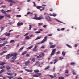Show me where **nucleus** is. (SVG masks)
I'll return each mask as SVG.
<instances>
[{"label": "nucleus", "mask_w": 79, "mask_h": 79, "mask_svg": "<svg viewBox=\"0 0 79 79\" xmlns=\"http://www.w3.org/2000/svg\"><path fill=\"white\" fill-rule=\"evenodd\" d=\"M6 64L5 62H0V66H4V64Z\"/></svg>", "instance_id": "6e6552de"}, {"label": "nucleus", "mask_w": 79, "mask_h": 79, "mask_svg": "<svg viewBox=\"0 0 79 79\" xmlns=\"http://www.w3.org/2000/svg\"><path fill=\"white\" fill-rule=\"evenodd\" d=\"M36 8L38 9H40V11H44V10H45V7L40 6H37Z\"/></svg>", "instance_id": "f03ea898"}, {"label": "nucleus", "mask_w": 79, "mask_h": 79, "mask_svg": "<svg viewBox=\"0 0 79 79\" xmlns=\"http://www.w3.org/2000/svg\"><path fill=\"white\" fill-rule=\"evenodd\" d=\"M16 16L17 18H21V15H17Z\"/></svg>", "instance_id": "7c9ffc66"}, {"label": "nucleus", "mask_w": 79, "mask_h": 79, "mask_svg": "<svg viewBox=\"0 0 79 79\" xmlns=\"http://www.w3.org/2000/svg\"><path fill=\"white\" fill-rule=\"evenodd\" d=\"M54 76L55 77H56V73H54Z\"/></svg>", "instance_id": "4d7b16f0"}, {"label": "nucleus", "mask_w": 79, "mask_h": 79, "mask_svg": "<svg viewBox=\"0 0 79 79\" xmlns=\"http://www.w3.org/2000/svg\"><path fill=\"white\" fill-rule=\"evenodd\" d=\"M53 43H52V42H50V43H49V44H50V45H52V44H53Z\"/></svg>", "instance_id": "774afa93"}, {"label": "nucleus", "mask_w": 79, "mask_h": 79, "mask_svg": "<svg viewBox=\"0 0 79 79\" xmlns=\"http://www.w3.org/2000/svg\"><path fill=\"white\" fill-rule=\"evenodd\" d=\"M42 75V74L41 73H37L36 74V75L37 76H40Z\"/></svg>", "instance_id": "09e8293b"}, {"label": "nucleus", "mask_w": 79, "mask_h": 79, "mask_svg": "<svg viewBox=\"0 0 79 79\" xmlns=\"http://www.w3.org/2000/svg\"><path fill=\"white\" fill-rule=\"evenodd\" d=\"M1 72H5V69H2L1 70Z\"/></svg>", "instance_id": "37998d69"}, {"label": "nucleus", "mask_w": 79, "mask_h": 79, "mask_svg": "<svg viewBox=\"0 0 79 79\" xmlns=\"http://www.w3.org/2000/svg\"><path fill=\"white\" fill-rule=\"evenodd\" d=\"M65 73H67V74H68V73H69V71H68V70H66L65 71Z\"/></svg>", "instance_id": "58836bf2"}, {"label": "nucleus", "mask_w": 79, "mask_h": 79, "mask_svg": "<svg viewBox=\"0 0 79 79\" xmlns=\"http://www.w3.org/2000/svg\"><path fill=\"white\" fill-rule=\"evenodd\" d=\"M36 64L37 65H40V62L39 61L37 62Z\"/></svg>", "instance_id": "e433bc0d"}, {"label": "nucleus", "mask_w": 79, "mask_h": 79, "mask_svg": "<svg viewBox=\"0 0 79 79\" xmlns=\"http://www.w3.org/2000/svg\"><path fill=\"white\" fill-rule=\"evenodd\" d=\"M6 38H4L3 39H1V40H5Z\"/></svg>", "instance_id": "6e6d98bb"}, {"label": "nucleus", "mask_w": 79, "mask_h": 79, "mask_svg": "<svg viewBox=\"0 0 79 79\" xmlns=\"http://www.w3.org/2000/svg\"><path fill=\"white\" fill-rule=\"evenodd\" d=\"M66 46L68 47H69V48H72V47H71V46L69 45L66 44Z\"/></svg>", "instance_id": "cd10ccee"}, {"label": "nucleus", "mask_w": 79, "mask_h": 79, "mask_svg": "<svg viewBox=\"0 0 79 79\" xmlns=\"http://www.w3.org/2000/svg\"><path fill=\"white\" fill-rule=\"evenodd\" d=\"M3 29H4V27H2L1 29V31H3Z\"/></svg>", "instance_id": "603ef678"}, {"label": "nucleus", "mask_w": 79, "mask_h": 79, "mask_svg": "<svg viewBox=\"0 0 79 79\" xmlns=\"http://www.w3.org/2000/svg\"><path fill=\"white\" fill-rule=\"evenodd\" d=\"M38 26H41L43 24V23H38Z\"/></svg>", "instance_id": "8fccbe9b"}, {"label": "nucleus", "mask_w": 79, "mask_h": 79, "mask_svg": "<svg viewBox=\"0 0 79 79\" xmlns=\"http://www.w3.org/2000/svg\"><path fill=\"white\" fill-rule=\"evenodd\" d=\"M33 19H35L36 20H38L40 21V20H42V19H44V17L42 16H40L39 17L37 16L36 15H35V17L33 18Z\"/></svg>", "instance_id": "f257e3e1"}, {"label": "nucleus", "mask_w": 79, "mask_h": 79, "mask_svg": "<svg viewBox=\"0 0 79 79\" xmlns=\"http://www.w3.org/2000/svg\"><path fill=\"white\" fill-rule=\"evenodd\" d=\"M49 76L51 77V79H53L54 78L53 76L52 75H49Z\"/></svg>", "instance_id": "c756f323"}, {"label": "nucleus", "mask_w": 79, "mask_h": 79, "mask_svg": "<svg viewBox=\"0 0 79 79\" xmlns=\"http://www.w3.org/2000/svg\"><path fill=\"white\" fill-rule=\"evenodd\" d=\"M3 18H4V16H0V20H2Z\"/></svg>", "instance_id": "aec40b11"}, {"label": "nucleus", "mask_w": 79, "mask_h": 79, "mask_svg": "<svg viewBox=\"0 0 79 79\" xmlns=\"http://www.w3.org/2000/svg\"><path fill=\"white\" fill-rule=\"evenodd\" d=\"M30 63V61L28 60L27 61L25 62V66H27L29 65V63Z\"/></svg>", "instance_id": "423d86ee"}, {"label": "nucleus", "mask_w": 79, "mask_h": 79, "mask_svg": "<svg viewBox=\"0 0 79 79\" xmlns=\"http://www.w3.org/2000/svg\"><path fill=\"white\" fill-rule=\"evenodd\" d=\"M29 26L30 27H29V30H31V28H32V26L31 25H29Z\"/></svg>", "instance_id": "c9c22d12"}, {"label": "nucleus", "mask_w": 79, "mask_h": 79, "mask_svg": "<svg viewBox=\"0 0 79 79\" xmlns=\"http://www.w3.org/2000/svg\"><path fill=\"white\" fill-rule=\"evenodd\" d=\"M16 58H17L16 56H13L12 57V59L14 60H16Z\"/></svg>", "instance_id": "bb28decb"}, {"label": "nucleus", "mask_w": 79, "mask_h": 79, "mask_svg": "<svg viewBox=\"0 0 79 79\" xmlns=\"http://www.w3.org/2000/svg\"><path fill=\"white\" fill-rule=\"evenodd\" d=\"M5 34L6 36H7V37H9L10 35H11V33H7V32H6L5 33Z\"/></svg>", "instance_id": "9b49d317"}, {"label": "nucleus", "mask_w": 79, "mask_h": 79, "mask_svg": "<svg viewBox=\"0 0 79 79\" xmlns=\"http://www.w3.org/2000/svg\"><path fill=\"white\" fill-rule=\"evenodd\" d=\"M27 52L26 51H25L23 52L22 53L21 55H25V54H26L27 53Z\"/></svg>", "instance_id": "6ab92c4d"}, {"label": "nucleus", "mask_w": 79, "mask_h": 79, "mask_svg": "<svg viewBox=\"0 0 79 79\" xmlns=\"http://www.w3.org/2000/svg\"><path fill=\"white\" fill-rule=\"evenodd\" d=\"M60 51H58L57 52V55H58V54H60Z\"/></svg>", "instance_id": "0e129e2a"}, {"label": "nucleus", "mask_w": 79, "mask_h": 79, "mask_svg": "<svg viewBox=\"0 0 79 79\" xmlns=\"http://www.w3.org/2000/svg\"><path fill=\"white\" fill-rule=\"evenodd\" d=\"M62 55H63V56H64L66 55V53L63 51L62 52Z\"/></svg>", "instance_id": "c85d7f7f"}, {"label": "nucleus", "mask_w": 79, "mask_h": 79, "mask_svg": "<svg viewBox=\"0 0 79 79\" xmlns=\"http://www.w3.org/2000/svg\"><path fill=\"white\" fill-rule=\"evenodd\" d=\"M7 77H8V79H12V78H13L14 77L13 76H7Z\"/></svg>", "instance_id": "a211bd4d"}, {"label": "nucleus", "mask_w": 79, "mask_h": 79, "mask_svg": "<svg viewBox=\"0 0 79 79\" xmlns=\"http://www.w3.org/2000/svg\"><path fill=\"white\" fill-rule=\"evenodd\" d=\"M25 71H27L28 72H30V70L26 69H25Z\"/></svg>", "instance_id": "13d9d810"}, {"label": "nucleus", "mask_w": 79, "mask_h": 79, "mask_svg": "<svg viewBox=\"0 0 79 79\" xmlns=\"http://www.w3.org/2000/svg\"><path fill=\"white\" fill-rule=\"evenodd\" d=\"M35 33L36 34H40V33H41V32L40 31H37L35 32Z\"/></svg>", "instance_id": "a18cd8bd"}, {"label": "nucleus", "mask_w": 79, "mask_h": 79, "mask_svg": "<svg viewBox=\"0 0 79 79\" xmlns=\"http://www.w3.org/2000/svg\"><path fill=\"white\" fill-rule=\"evenodd\" d=\"M29 38H30V37L28 36H27L25 37V39L26 40H28V39H29Z\"/></svg>", "instance_id": "4be33fe9"}, {"label": "nucleus", "mask_w": 79, "mask_h": 79, "mask_svg": "<svg viewBox=\"0 0 79 79\" xmlns=\"http://www.w3.org/2000/svg\"><path fill=\"white\" fill-rule=\"evenodd\" d=\"M37 46H35L34 48L33 49V51H34V52H36V51H37Z\"/></svg>", "instance_id": "0eeeda50"}, {"label": "nucleus", "mask_w": 79, "mask_h": 79, "mask_svg": "<svg viewBox=\"0 0 79 79\" xmlns=\"http://www.w3.org/2000/svg\"><path fill=\"white\" fill-rule=\"evenodd\" d=\"M47 27V25H45L43 26V27L44 28L46 27Z\"/></svg>", "instance_id": "5fc2aeb1"}, {"label": "nucleus", "mask_w": 79, "mask_h": 79, "mask_svg": "<svg viewBox=\"0 0 79 79\" xmlns=\"http://www.w3.org/2000/svg\"><path fill=\"white\" fill-rule=\"evenodd\" d=\"M32 61H33V62L35 61V58H33L32 59Z\"/></svg>", "instance_id": "de8ad7c7"}, {"label": "nucleus", "mask_w": 79, "mask_h": 79, "mask_svg": "<svg viewBox=\"0 0 79 79\" xmlns=\"http://www.w3.org/2000/svg\"><path fill=\"white\" fill-rule=\"evenodd\" d=\"M23 24V23H20L19 22H18L17 24V26H22Z\"/></svg>", "instance_id": "9d476101"}, {"label": "nucleus", "mask_w": 79, "mask_h": 79, "mask_svg": "<svg viewBox=\"0 0 79 79\" xmlns=\"http://www.w3.org/2000/svg\"><path fill=\"white\" fill-rule=\"evenodd\" d=\"M6 69L7 70H10V69H11V67L9 65H7L6 66Z\"/></svg>", "instance_id": "f8f14e48"}, {"label": "nucleus", "mask_w": 79, "mask_h": 79, "mask_svg": "<svg viewBox=\"0 0 79 79\" xmlns=\"http://www.w3.org/2000/svg\"><path fill=\"white\" fill-rule=\"evenodd\" d=\"M65 30V28H63L61 29V31H64V30Z\"/></svg>", "instance_id": "338daca9"}, {"label": "nucleus", "mask_w": 79, "mask_h": 79, "mask_svg": "<svg viewBox=\"0 0 79 79\" xmlns=\"http://www.w3.org/2000/svg\"><path fill=\"white\" fill-rule=\"evenodd\" d=\"M44 56V53H41V54H40L39 56H37V58H42V56Z\"/></svg>", "instance_id": "7ed1b4c3"}, {"label": "nucleus", "mask_w": 79, "mask_h": 79, "mask_svg": "<svg viewBox=\"0 0 79 79\" xmlns=\"http://www.w3.org/2000/svg\"><path fill=\"white\" fill-rule=\"evenodd\" d=\"M29 34V33H27L26 34H25L24 36H26V35H28Z\"/></svg>", "instance_id": "bf43d9fd"}, {"label": "nucleus", "mask_w": 79, "mask_h": 79, "mask_svg": "<svg viewBox=\"0 0 79 79\" xmlns=\"http://www.w3.org/2000/svg\"><path fill=\"white\" fill-rule=\"evenodd\" d=\"M26 56H27V57H28V56H29V55L28 54H27L26 55Z\"/></svg>", "instance_id": "052dcab7"}, {"label": "nucleus", "mask_w": 79, "mask_h": 79, "mask_svg": "<svg viewBox=\"0 0 79 79\" xmlns=\"http://www.w3.org/2000/svg\"><path fill=\"white\" fill-rule=\"evenodd\" d=\"M34 71L35 73H39V71L38 70H34Z\"/></svg>", "instance_id": "473e14b6"}, {"label": "nucleus", "mask_w": 79, "mask_h": 79, "mask_svg": "<svg viewBox=\"0 0 79 79\" xmlns=\"http://www.w3.org/2000/svg\"><path fill=\"white\" fill-rule=\"evenodd\" d=\"M64 79V77H59V79Z\"/></svg>", "instance_id": "49530a36"}, {"label": "nucleus", "mask_w": 79, "mask_h": 79, "mask_svg": "<svg viewBox=\"0 0 79 79\" xmlns=\"http://www.w3.org/2000/svg\"><path fill=\"white\" fill-rule=\"evenodd\" d=\"M6 74H8V75H9V76H13L14 73H6Z\"/></svg>", "instance_id": "dca6fc26"}, {"label": "nucleus", "mask_w": 79, "mask_h": 79, "mask_svg": "<svg viewBox=\"0 0 79 79\" xmlns=\"http://www.w3.org/2000/svg\"><path fill=\"white\" fill-rule=\"evenodd\" d=\"M33 14V13H31V12H29L28 13H27V15H29L30 14Z\"/></svg>", "instance_id": "ea45409f"}, {"label": "nucleus", "mask_w": 79, "mask_h": 79, "mask_svg": "<svg viewBox=\"0 0 79 79\" xmlns=\"http://www.w3.org/2000/svg\"><path fill=\"white\" fill-rule=\"evenodd\" d=\"M3 45L2 44H0V47H3Z\"/></svg>", "instance_id": "e2e57ef3"}, {"label": "nucleus", "mask_w": 79, "mask_h": 79, "mask_svg": "<svg viewBox=\"0 0 79 79\" xmlns=\"http://www.w3.org/2000/svg\"><path fill=\"white\" fill-rule=\"evenodd\" d=\"M8 42H7V41H6L4 43L2 44L3 45H5V44H6L8 43Z\"/></svg>", "instance_id": "f704fd0d"}, {"label": "nucleus", "mask_w": 79, "mask_h": 79, "mask_svg": "<svg viewBox=\"0 0 79 79\" xmlns=\"http://www.w3.org/2000/svg\"><path fill=\"white\" fill-rule=\"evenodd\" d=\"M5 68V66H0V68L1 69H3V68Z\"/></svg>", "instance_id": "72a5a7b5"}, {"label": "nucleus", "mask_w": 79, "mask_h": 79, "mask_svg": "<svg viewBox=\"0 0 79 79\" xmlns=\"http://www.w3.org/2000/svg\"><path fill=\"white\" fill-rule=\"evenodd\" d=\"M24 48V47H22L19 49V50H23V49Z\"/></svg>", "instance_id": "a19ab883"}, {"label": "nucleus", "mask_w": 79, "mask_h": 79, "mask_svg": "<svg viewBox=\"0 0 79 79\" xmlns=\"http://www.w3.org/2000/svg\"><path fill=\"white\" fill-rule=\"evenodd\" d=\"M6 17L7 18H11V16H10V15L9 14H7V15H6Z\"/></svg>", "instance_id": "2f4dec72"}, {"label": "nucleus", "mask_w": 79, "mask_h": 79, "mask_svg": "<svg viewBox=\"0 0 79 79\" xmlns=\"http://www.w3.org/2000/svg\"><path fill=\"white\" fill-rule=\"evenodd\" d=\"M5 1H6V2H13V0H5Z\"/></svg>", "instance_id": "393cba45"}, {"label": "nucleus", "mask_w": 79, "mask_h": 79, "mask_svg": "<svg viewBox=\"0 0 79 79\" xmlns=\"http://www.w3.org/2000/svg\"><path fill=\"white\" fill-rule=\"evenodd\" d=\"M17 55H18V53H15L14 54H12L10 56H17Z\"/></svg>", "instance_id": "ddd939ff"}, {"label": "nucleus", "mask_w": 79, "mask_h": 79, "mask_svg": "<svg viewBox=\"0 0 79 79\" xmlns=\"http://www.w3.org/2000/svg\"><path fill=\"white\" fill-rule=\"evenodd\" d=\"M48 36H49V37H50L51 36H52V34H50L49 35H48Z\"/></svg>", "instance_id": "864d4df0"}, {"label": "nucleus", "mask_w": 79, "mask_h": 79, "mask_svg": "<svg viewBox=\"0 0 79 79\" xmlns=\"http://www.w3.org/2000/svg\"><path fill=\"white\" fill-rule=\"evenodd\" d=\"M41 39V37H38L36 39H35V40H38V39Z\"/></svg>", "instance_id": "b1692460"}, {"label": "nucleus", "mask_w": 79, "mask_h": 79, "mask_svg": "<svg viewBox=\"0 0 79 79\" xmlns=\"http://www.w3.org/2000/svg\"><path fill=\"white\" fill-rule=\"evenodd\" d=\"M13 42H14V40H11L10 41V43H13Z\"/></svg>", "instance_id": "c03bdc74"}, {"label": "nucleus", "mask_w": 79, "mask_h": 79, "mask_svg": "<svg viewBox=\"0 0 79 79\" xmlns=\"http://www.w3.org/2000/svg\"><path fill=\"white\" fill-rule=\"evenodd\" d=\"M54 64H55V63H56L57 62V60L56 59H55L54 60Z\"/></svg>", "instance_id": "79ce46f5"}, {"label": "nucleus", "mask_w": 79, "mask_h": 79, "mask_svg": "<svg viewBox=\"0 0 79 79\" xmlns=\"http://www.w3.org/2000/svg\"><path fill=\"white\" fill-rule=\"evenodd\" d=\"M56 16V14H53V16H54V17H55Z\"/></svg>", "instance_id": "3c124183"}, {"label": "nucleus", "mask_w": 79, "mask_h": 79, "mask_svg": "<svg viewBox=\"0 0 79 79\" xmlns=\"http://www.w3.org/2000/svg\"><path fill=\"white\" fill-rule=\"evenodd\" d=\"M56 50V49H53L52 51V53L50 54L51 56H52V55H53L55 54V51Z\"/></svg>", "instance_id": "20e7f679"}, {"label": "nucleus", "mask_w": 79, "mask_h": 79, "mask_svg": "<svg viewBox=\"0 0 79 79\" xmlns=\"http://www.w3.org/2000/svg\"><path fill=\"white\" fill-rule=\"evenodd\" d=\"M56 19V21H57L58 22H59V23H63V24H66L65 23H64L61 22H60V21H59V20H58L56 19Z\"/></svg>", "instance_id": "f3484780"}, {"label": "nucleus", "mask_w": 79, "mask_h": 79, "mask_svg": "<svg viewBox=\"0 0 79 79\" xmlns=\"http://www.w3.org/2000/svg\"><path fill=\"white\" fill-rule=\"evenodd\" d=\"M32 47H33V46H32V45L31 46L28 47L27 48V49H29V50L30 49H31V48H32Z\"/></svg>", "instance_id": "5701e85b"}, {"label": "nucleus", "mask_w": 79, "mask_h": 79, "mask_svg": "<svg viewBox=\"0 0 79 79\" xmlns=\"http://www.w3.org/2000/svg\"><path fill=\"white\" fill-rule=\"evenodd\" d=\"M11 55V54H9L7 55L6 56V59H9L10 58L11 56H10Z\"/></svg>", "instance_id": "1a4fd4ad"}, {"label": "nucleus", "mask_w": 79, "mask_h": 79, "mask_svg": "<svg viewBox=\"0 0 79 79\" xmlns=\"http://www.w3.org/2000/svg\"><path fill=\"white\" fill-rule=\"evenodd\" d=\"M1 12H2V13H5L6 11H4V10H3V9H2L1 10Z\"/></svg>", "instance_id": "a878e982"}, {"label": "nucleus", "mask_w": 79, "mask_h": 79, "mask_svg": "<svg viewBox=\"0 0 79 79\" xmlns=\"http://www.w3.org/2000/svg\"><path fill=\"white\" fill-rule=\"evenodd\" d=\"M4 16H6V15H7V14H6V12H5V13H4Z\"/></svg>", "instance_id": "69168bd1"}, {"label": "nucleus", "mask_w": 79, "mask_h": 79, "mask_svg": "<svg viewBox=\"0 0 79 79\" xmlns=\"http://www.w3.org/2000/svg\"><path fill=\"white\" fill-rule=\"evenodd\" d=\"M56 46V45H52L50 46V48H55Z\"/></svg>", "instance_id": "2eb2a0df"}, {"label": "nucleus", "mask_w": 79, "mask_h": 79, "mask_svg": "<svg viewBox=\"0 0 79 79\" xmlns=\"http://www.w3.org/2000/svg\"><path fill=\"white\" fill-rule=\"evenodd\" d=\"M50 68V66H48L47 67H46L44 69V70H47V69H48Z\"/></svg>", "instance_id": "412c9836"}, {"label": "nucleus", "mask_w": 79, "mask_h": 79, "mask_svg": "<svg viewBox=\"0 0 79 79\" xmlns=\"http://www.w3.org/2000/svg\"><path fill=\"white\" fill-rule=\"evenodd\" d=\"M71 65H74L75 64V63L72 62L70 64Z\"/></svg>", "instance_id": "4c0bfd02"}, {"label": "nucleus", "mask_w": 79, "mask_h": 79, "mask_svg": "<svg viewBox=\"0 0 79 79\" xmlns=\"http://www.w3.org/2000/svg\"><path fill=\"white\" fill-rule=\"evenodd\" d=\"M8 51H3L2 53H0V55H3L4 53H6V52H7Z\"/></svg>", "instance_id": "4468645a"}, {"label": "nucleus", "mask_w": 79, "mask_h": 79, "mask_svg": "<svg viewBox=\"0 0 79 79\" xmlns=\"http://www.w3.org/2000/svg\"><path fill=\"white\" fill-rule=\"evenodd\" d=\"M33 3L34 4V6H36V5H35V2H33Z\"/></svg>", "instance_id": "680f3d73"}, {"label": "nucleus", "mask_w": 79, "mask_h": 79, "mask_svg": "<svg viewBox=\"0 0 79 79\" xmlns=\"http://www.w3.org/2000/svg\"><path fill=\"white\" fill-rule=\"evenodd\" d=\"M47 39V36H45L44 38V39L43 40H42L41 41L40 43H44V42H46L47 41V39Z\"/></svg>", "instance_id": "39448f33"}]
</instances>
